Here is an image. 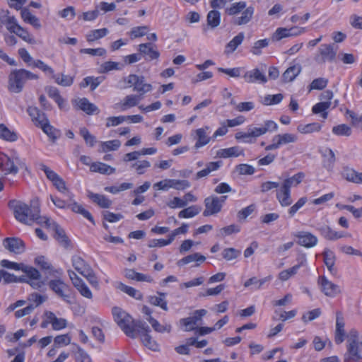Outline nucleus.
<instances>
[{"instance_id":"1","label":"nucleus","mask_w":362,"mask_h":362,"mask_svg":"<svg viewBox=\"0 0 362 362\" xmlns=\"http://www.w3.org/2000/svg\"><path fill=\"white\" fill-rule=\"evenodd\" d=\"M8 206L13 211L16 220L27 225H31L34 221L40 224H49V218L40 216V206L37 199H33L30 206L20 200H11Z\"/></svg>"},{"instance_id":"2","label":"nucleus","mask_w":362,"mask_h":362,"mask_svg":"<svg viewBox=\"0 0 362 362\" xmlns=\"http://www.w3.org/2000/svg\"><path fill=\"white\" fill-rule=\"evenodd\" d=\"M112 314L115 322L128 337H136L138 325H142V322L134 321L126 311L119 307L112 308Z\"/></svg>"},{"instance_id":"3","label":"nucleus","mask_w":362,"mask_h":362,"mask_svg":"<svg viewBox=\"0 0 362 362\" xmlns=\"http://www.w3.org/2000/svg\"><path fill=\"white\" fill-rule=\"evenodd\" d=\"M37 75L25 69L13 71L9 75V89L14 93L22 90L25 83L28 80H36Z\"/></svg>"},{"instance_id":"4","label":"nucleus","mask_w":362,"mask_h":362,"mask_svg":"<svg viewBox=\"0 0 362 362\" xmlns=\"http://www.w3.org/2000/svg\"><path fill=\"white\" fill-rule=\"evenodd\" d=\"M19 156L14 152L11 157L0 153V171L4 176L16 175L18 173V165L23 164Z\"/></svg>"},{"instance_id":"5","label":"nucleus","mask_w":362,"mask_h":362,"mask_svg":"<svg viewBox=\"0 0 362 362\" xmlns=\"http://www.w3.org/2000/svg\"><path fill=\"white\" fill-rule=\"evenodd\" d=\"M22 272L25 274L19 277L20 282H26L33 288L39 289L43 285L41 275L38 270L33 267L24 264Z\"/></svg>"},{"instance_id":"6","label":"nucleus","mask_w":362,"mask_h":362,"mask_svg":"<svg viewBox=\"0 0 362 362\" xmlns=\"http://www.w3.org/2000/svg\"><path fill=\"white\" fill-rule=\"evenodd\" d=\"M337 56V47L333 44H322L320 46L314 60L318 64H323L326 62H332Z\"/></svg>"},{"instance_id":"7","label":"nucleus","mask_w":362,"mask_h":362,"mask_svg":"<svg viewBox=\"0 0 362 362\" xmlns=\"http://www.w3.org/2000/svg\"><path fill=\"white\" fill-rule=\"evenodd\" d=\"M129 87H133L134 90L139 93V95L142 96L145 93L152 90V86L150 83H145L144 78L136 74H130L125 79Z\"/></svg>"},{"instance_id":"8","label":"nucleus","mask_w":362,"mask_h":362,"mask_svg":"<svg viewBox=\"0 0 362 362\" xmlns=\"http://www.w3.org/2000/svg\"><path fill=\"white\" fill-rule=\"evenodd\" d=\"M49 325H52L54 330L59 331L66 327L67 320L62 317H57L51 311H45L43 315V320L41 323L42 328H46Z\"/></svg>"},{"instance_id":"9","label":"nucleus","mask_w":362,"mask_h":362,"mask_svg":"<svg viewBox=\"0 0 362 362\" xmlns=\"http://www.w3.org/2000/svg\"><path fill=\"white\" fill-rule=\"evenodd\" d=\"M149 328L144 323L139 325L136 329V337H141L143 344L148 349L157 351L159 350V344L149 334Z\"/></svg>"},{"instance_id":"10","label":"nucleus","mask_w":362,"mask_h":362,"mask_svg":"<svg viewBox=\"0 0 362 362\" xmlns=\"http://www.w3.org/2000/svg\"><path fill=\"white\" fill-rule=\"evenodd\" d=\"M49 288L63 300L70 303L71 296L69 286L61 279H53L49 281Z\"/></svg>"},{"instance_id":"11","label":"nucleus","mask_w":362,"mask_h":362,"mask_svg":"<svg viewBox=\"0 0 362 362\" xmlns=\"http://www.w3.org/2000/svg\"><path fill=\"white\" fill-rule=\"evenodd\" d=\"M347 351L344 356V362L358 361L362 359V341H351L347 343Z\"/></svg>"},{"instance_id":"12","label":"nucleus","mask_w":362,"mask_h":362,"mask_svg":"<svg viewBox=\"0 0 362 362\" xmlns=\"http://www.w3.org/2000/svg\"><path fill=\"white\" fill-rule=\"evenodd\" d=\"M68 274L74 286L77 289L80 294L84 298L91 299L93 298L92 291L83 280L73 271L69 270Z\"/></svg>"},{"instance_id":"13","label":"nucleus","mask_w":362,"mask_h":362,"mask_svg":"<svg viewBox=\"0 0 362 362\" xmlns=\"http://www.w3.org/2000/svg\"><path fill=\"white\" fill-rule=\"evenodd\" d=\"M297 136L293 134H277L272 138V143L265 147L266 151H272L279 148L282 145L294 143Z\"/></svg>"},{"instance_id":"14","label":"nucleus","mask_w":362,"mask_h":362,"mask_svg":"<svg viewBox=\"0 0 362 362\" xmlns=\"http://www.w3.org/2000/svg\"><path fill=\"white\" fill-rule=\"evenodd\" d=\"M317 282L320 286L321 291L328 297L333 298L341 293L339 286L329 281L324 276H319Z\"/></svg>"},{"instance_id":"15","label":"nucleus","mask_w":362,"mask_h":362,"mask_svg":"<svg viewBox=\"0 0 362 362\" xmlns=\"http://www.w3.org/2000/svg\"><path fill=\"white\" fill-rule=\"evenodd\" d=\"M243 78L248 83H265L267 82L264 71L258 68L246 71L243 75Z\"/></svg>"},{"instance_id":"16","label":"nucleus","mask_w":362,"mask_h":362,"mask_svg":"<svg viewBox=\"0 0 362 362\" xmlns=\"http://www.w3.org/2000/svg\"><path fill=\"white\" fill-rule=\"evenodd\" d=\"M205 209L204 216H209L218 214L221 210V204L218 202V197L210 196L204 199Z\"/></svg>"},{"instance_id":"17","label":"nucleus","mask_w":362,"mask_h":362,"mask_svg":"<svg viewBox=\"0 0 362 362\" xmlns=\"http://www.w3.org/2000/svg\"><path fill=\"white\" fill-rule=\"evenodd\" d=\"M207 311L204 309L197 310L194 312L192 316L182 319V323L186 331L197 329L196 325L199 321L206 314Z\"/></svg>"},{"instance_id":"18","label":"nucleus","mask_w":362,"mask_h":362,"mask_svg":"<svg viewBox=\"0 0 362 362\" xmlns=\"http://www.w3.org/2000/svg\"><path fill=\"white\" fill-rule=\"evenodd\" d=\"M305 32L304 28L294 27L291 29H286L284 28H279L273 35V40L279 41L284 37L290 36H296L303 33Z\"/></svg>"},{"instance_id":"19","label":"nucleus","mask_w":362,"mask_h":362,"mask_svg":"<svg viewBox=\"0 0 362 362\" xmlns=\"http://www.w3.org/2000/svg\"><path fill=\"white\" fill-rule=\"evenodd\" d=\"M296 236L298 239V244L307 248L313 247L317 243V238L309 232H298Z\"/></svg>"},{"instance_id":"20","label":"nucleus","mask_w":362,"mask_h":362,"mask_svg":"<svg viewBox=\"0 0 362 362\" xmlns=\"http://www.w3.org/2000/svg\"><path fill=\"white\" fill-rule=\"evenodd\" d=\"M74 105L87 115L98 114L99 110L93 103H90L86 98H78L74 100Z\"/></svg>"},{"instance_id":"21","label":"nucleus","mask_w":362,"mask_h":362,"mask_svg":"<svg viewBox=\"0 0 362 362\" xmlns=\"http://www.w3.org/2000/svg\"><path fill=\"white\" fill-rule=\"evenodd\" d=\"M4 245L8 250L15 254H21L25 251L24 243L19 238H8L4 241Z\"/></svg>"},{"instance_id":"22","label":"nucleus","mask_w":362,"mask_h":362,"mask_svg":"<svg viewBox=\"0 0 362 362\" xmlns=\"http://www.w3.org/2000/svg\"><path fill=\"white\" fill-rule=\"evenodd\" d=\"M341 176L348 182L354 184H362V173L358 172L349 166L343 168Z\"/></svg>"},{"instance_id":"23","label":"nucleus","mask_w":362,"mask_h":362,"mask_svg":"<svg viewBox=\"0 0 362 362\" xmlns=\"http://www.w3.org/2000/svg\"><path fill=\"white\" fill-rule=\"evenodd\" d=\"M344 321L341 312H337L336 316V330H335V342L337 344L342 343L344 340Z\"/></svg>"},{"instance_id":"24","label":"nucleus","mask_w":362,"mask_h":362,"mask_svg":"<svg viewBox=\"0 0 362 362\" xmlns=\"http://www.w3.org/2000/svg\"><path fill=\"white\" fill-rule=\"evenodd\" d=\"M3 11H4L6 14L1 18V23L0 24V29L3 28L4 25H5L8 31L15 33L17 30V28L19 27L20 25L18 23L17 20L14 16H8V11L4 9L0 10V12Z\"/></svg>"},{"instance_id":"25","label":"nucleus","mask_w":362,"mask_h":362,"mask_svg":"<svg viewBox=\"0 0 362 362\" xmlns=\"http://www.w3.org/2000/svg\"><path fill=\"white\" fill-rule=\"evenodd\" d=\"M276 199L281 206L286 207L290 206L293 202L291 195V189L281 185L276 192Z\"/></svg>"},{"instance_id":"26","label":"nucleus","mask_w":362,"mask_h":362,"mask_svg":"<svg viewBox=\"0 0 362 362\" xmlns=\"http://www.w3.org/2000/svg\"><path fill=\"white\" fill-rule=\"evenodd\" d=\"M180 185L181 182L180 180L165 179L153 184V188L158 191H168L171 188L179 189Z\"/></svg>"},{"instance_id":"27","label":"nucleus","mask_w":362,"mask_h":362,"mask_svg":"<svg viewBox=\"0 0 362 362\" xmlns=\"http://www.w3.org/2000/svg\"><path fill=\"white\" fill-rule=\"evenodd\" d=\"M317 230L324 238L328 240H336L344 237L343 233L334 231L327 225L318 226Z\"/></svg>"},{"instance_id":"28","label":"nucleus","mask_w":362,"mask_h":362,"mask_svg":"<svg viewBox=\"0 0 362 362\" xmlns=\"http://www.w3.org/2000/svg\"><path fill=\"white\" fill-rule=\"evenodd\" d=\"M209 129V127H206L205 128L197 129L195 131L197 141L194 144V148L196 149L206 146L210 142L211 139H213L206 133V130Z\"/></svg>"},{"instance_id":"29","label":"nucleus","mask_w":362,"mask_h":362,"mask_svg":"<svg viewBox=\"0 0 362 362\" xmlns=\"http://www.w3.org/2000/svg\"><path fill=\"white\" fill-rule=\"evenodd\" d=\"M69 198V207L72 211L81 214L84 218H87L92 223L94 222L93 218L90 213L83 208V206L77 203L74 199V194L71 197H67Z\"/></svg>"},{"instance_id":"30","label":"nucleus","mask_w":362,"mask_h":362,"mask_svg":"<svg viewBox=\"0 0 362 362\" xmlns=\"http://www.w3.org/2000/svg\"><path fill=\"white\" fill-rule=\"evenodd\" d=\"M240 16L234 17L233 23L236 25H243L247 24L252 18L255 9L252 6H249L242 11Z\"/></svg>"},{"instance_id":"31","label":"nucleus","mask_w":362,"mask_h":362,"mask_svg":"<svg viewBox=\"0 0 362 362\" xmlns=\"http://www.w3.org/2000/svg\"><path fill=\"white\" fill-rule=\"evenodd\" d=\"M72 266L82 276L92 267L81 256L74 255L71 258Z\"/></svg>"},{"instance_id":"32","label":"nucleus","mask_w":362,"mask_h":362,"mask_svg":"<svg viewBox=\"0 0 362 362\" xmlns=\"http://www.w3.org/2000/svg\"><path fill=\"white\" fill-rule=\"evenodd\" d=\"M181 232V227L176 228L168 239H153L148 242V246L149 247H162L170 244L175 237Z\"/></svg>"},{"instance_id":"33","label":"nucleus","mask_w":362,"mask_h":362,"mask_svg":"<svg viewBox=\"0 0 362 362\" xmlns=\"http://www.w3.org/2000/svg\"><path fill=\"white\" fill-rule=\"evenodd\" d=\"M28 112L34 122L35 126L40 127V126L46 122L48 119L45 113L42 112L38 108L35 107H29Z\"/></svg>"},{"instance_id":"34","label":"nucleus","mask_w":362,"mask_h":362,"mask_svg":"<svg viewBox=\"0 0 362 362\" xmlns=\"http://www.w3.org/2000/svg\"><path fill=\"white\" fill-rule=\"evenodd\" d=\"M143 97L139 95H128L122 100H121L119 105L122 110H126L131 107H135L141 102Z\"/></svg>"},{"instance_id":"35","label":"nucleus","mask_w":362,"mask_h":362,"mask_svg":"<svg viewBox=\"0 0 362 362\" xmlns=\"http://www.w3.org/2000/svg\"><path fill=\"white\" fill-rule=\"evenodd\" d=\"M90 171L99 173L103 175H111L115 172V168L101 162L92 163L90 168Z\"/></svg>"},{"instance_id":"36","label":"nucleus","mask_w":362,"mask_h":362,"mask_svg":"<svg viewBox=\"0 0 362 362\" xmlns=\"http://www.w3.org/2000/svg\"><path fill=\"white\" fill-rule=\"evenodd\" d=\"M88 197L94 203L97 204L101 208H109L112 204V202L105 195L95 194L91 192H88Z\"/></svg>"},{"instance_id":"37","label":"nucleus","mask_w":362,"mask_h":362,"mask_svg":"<svg viewBox=\"0 0 362 362\" xmlns=\"http://www.w3.org/2000/svg\"><path fill=\"white\" fill-rule=\"evenodd\" d=\"M245 38L244 33H239L226 45L225 54H229L235 51L237 47L242 44Z\"/></svg>"},{"instance_id":"38","label":"nucleus","mask_w":362,"mask_h":362,"mask_svg":"<svg viewBox=\"0 0 362 362\" xmlns=\"http://www.w3.org/2000/svg\"><path fill=\"white\" fill-rule=\"evenodd\" d=\"M216 155L220 158L238 157L243 155V150L239 146H233L228 148L220 149L217 151Z\"/></svg>"},{"instance_id":"39","label":"nucleus","mask_w":362,"mask_h":362,"mask_svg":"<svg viewBox=\"0 0 362 362\" xmlns=\"http://www.w3.org/2000/svg\"><path fill=\"white\" fill-rule=\"evenodd\" d=\"M301 66L300 64H296L288 67L283 74V80L284 82H291L300 73Z\"/></svg>"},{"instance_id":"40","label":"nucleus","mask_w":362,"mask_h":362,"mask_svg":"<svg viewBox=\"0 0 362 362\" xmlns=\"http://www.w3.org/2000/svg\"><path fill=\"white\" fill-rule=\"evenodd\" d=\"M322 125L317 122L310 123L308 124H299L297 127L298 132L307 134H312L314 132H318L321 130Z\"/></svg>"},{"instance_id":"41","label":"nucleus","mask_w":362,"mask_h":362,"mask_svg":"<svg viewBox=\"0 0 362 362\" xmlns=\"http://www.w3.org/2000/svg\"><path fill=\"white\" fill-rule=\"evenodd\" d=\"M158 296H148V302L153 305L158 306L164 310H168L167 302L165 300V293L158 292Z\"/></svg>"},{"instance_id":"42","label":"nucleus","mask_w":362,"mask_h":362,"mask_svg":"<svg viewBox=\"0 0 362 362\" xmlns=\"http://www.w3.org/2000/svg\"><path fill=\"white\" fill-rule=\"evenodd\" d=\"M330 105H331L330 101H322V102L318 103L313 107L312 112L314 114L321 113V117L324 119H325L327 118V116H328V113L326 110L329 108Z\"/></svg>"},{"instance_id":"43","label":"nucleus","mask_w":362,"mask_h":362,"mask_svg":"<svg viewBox=\"0 0 362 362\" xmlns=\"http://www.w3.org/2000/svg\"><path fill=\"white\" fill-rule=\"evenodd\" d=\"M109 31L107 28H100L90 30L87 33L86 37L88 42H92L101 39L108 34Z\"/></svg>"},{"instance_id":"44","label":"nucleus","mask_w":362,"mask_h":362,"mask_svg":"<svg viewBox=\"0 0 362 362\" xmlns=\"http://www.w3.org/2000/svg\"><path fill=\"white\" fill-rule=\"evenodd\" d=\"M0 138L10 142L16 141L18 139L17 134L10 130L4 124H0Z\"/></svg>"},{"instance_id":"45","label":"nucleus","mask_w":362,"mask_h":362,"mask_svg":"<svg viewBox=\"0 0 362 362\" xmlns=\"http://www.w3.org/2000/svg\"><path fill=\"white\" fill-rule=\"evenodd\" d=\"M207 24L211 28L218 27L221 23V13L216 10L210 11L206 16Z\"/></svg>"},{"instance_id":"46","label":"nucleus","mask_w":362,"mask_h":362,"mask_svg":"<svg viewBox=\"0 0 362 362\" xmlns=\"http://www.w3.org/2000/svg\"><path fill=\"white\" fill-rule=\"evenodd\" d=\"M117 288L120 289L122 291L126 293L129 296L134 298L135 299L141 300L142 298V293L139 291L135 289L133 287L127 286L121 282H119L117 283Z\"/></svg>"},{"instance_id":"47","label":"nucleus","mask_w":362,"mask_h":362,"mask_svg":"<svg viewBox=\"0 0 362 362\" xmlns=\"http://www.w3.org/2000/svg\"><path fill=\"white\" fill-rule=\"evenodd\" d=\"M206 260V257L198 253L195 252L191 255H189L185 257H182V264H187L192 262H196L194 267H198L202 262Z\"/></svg>"},{"instance_id":"48","label":"nucleus","mask_w":362,"mask_h":362,"mask_svg":"<svg viewBox=\"0 0 362 362\" xmlns=\"http://www.w3.org/2000/svg\"><path fill=\"white\" fill-rule=\"evenodd\" d=\"M305 259L302 260L301 262L298 264H296L288 269H285L281 271L279 274V278L280 280L285 281L290 279L291 276H294L302 266Z\"/></svg>"},{"instance_id":"49","label":"nucleus","mask_w":362,"mask_h":362,"mask_svg":"<svg viewBox=\"0 0 362 362\" xmlns=\"http://www.w3.org/2000/svg\"><path fill=\"white\" fill-rule=\"evenodd\" d=\"M121 146L120 141L117 139L101 141L100 143V150L102 152H108L117 150Z\"/></svg>"},{"instance_id":"50","label":"nucleus","mask_w":362,"mask_h":362,"mask_svg":"<svg viewBox=\"0 0 362 362\" xmlns=\"http://www.w3.org/2000/svg\"><path fill=\"white\" fill-rule=\"evenodd\" d=\"M48 95L57 103L60 109H64L66 107V103L60 95V93L57 88H49L48 90Z\"/></svg>"},{"instance_id":"51","label":"nucleus","mask_w":362,"mask_h":362,"mask_svg":"<svg viewBox=\"0 0 362 362\" xmlns=\"http://www.w3.org/2000/svg\"><path fill=\"white\" fill-rule=\"evenodd\" d=\"M305 177V174L302 172L298 173L295 174L293 176L286 179L282 185L286 187L288 189H291L293 186H297L299 185L303 179Z\"/></svg>"},{"instance_id":"52","label":"nucleus","mask_w":362,"mask_h":362,"mask_svg":"<svg viewBox=\"0 0 362 362\" xmlns=\"http://www.w3.org/2000/svg\"><path fill=\"white\" fill-rule=\"evenodd\" d=\"M74 354L76 362H93L89 354L78 345H76Z\"/></svg>"},{"instance_id":"53","label":"nucleus","mask_w":362,"mask_h":362,"mask_svg":"<svg viewBox=\"0 0 362 362\" xmlns=\"http://www.w3.org/2000/svg\"><path fill=\"white\" fill-rule=\"evenodd\" d=\"M272 279V276H268L261 279H258L257 277L254 276L247 280L244 284V286L249 287L252 285H254L256 289H259L263 284H264L266 282L270 281Z\"/></svg>"},{"instance_id":"54","label":"nucleus","mask_w":362,"mask_h":362,"mask_svg":"<svg viewBox=\"0 0 362 362\" xmlns=\"http://www.w3.org/2000/svg\"><path fill=\"white\" fill-rule=\"evenodd\" d=\"M53 78L57 84L64 87L70 86L74 83V77L70 75H66L64 74L58 75L54 74Z\"/></svg>"},{"instance_id":"55","label":"nucleus","mask_w":362,"mask_h":362,"mask_svg":"<svg viewBox=\"0 0 362 362\" xmlns=\"http://www.w3.org/2000/svg\"><path fill=\"white\" fill-rule=\"evenodd\" d=\"M146 320L151 324L153 329L160 333L169 332L170 331V325H161L153 317H146Z\"/></svg>"},{"instance_id":"56","label":"nucleus","mask_w":362,"mask_h":362,"mask_svg":"<svg viewBox=\"0 0 362 362\" xmlns=\"http://www.w3.org/2000/svg\"><path fill=\"white\" fill-rule=\"evenodd\" d=\"M202 208L199 205H192L189 207L182 208V218H192L199 214Z\"/></svg>"},{"instance_id":"57","label":"nucleus","mask_w":362,"mask_h":362,"mask_svg":"<svg viewBox=\"0 0 362 362\" xmlns=\"http://www.w3.org/2000/svg\"><path fill=\"white\" fill-rule=\"evenodd\" d=\"M40 128L51 139L55 140L58 137V132L54 129L47 119L46 122L42 123Z\"/></svg>"},{"instance_id":"58","label":"nucleus","mask_w":362,"mask_h":362,"mask_svg":"<svg viewBox=\"0 0 362 362\" xmlns=\"http://www.w3.org/2000/svg\"><path fill=\"white\" fill-rule=\"evenodd\" d=\"M246 7L245 1H239L233 4L230 7L226 8V13L229 16H235L243 11Z\"/></svg>"},{"instance_id":"59","label":"nucleus","mask_w":362,"mask_h":362,"mask_svg":"<svg viewBox=\"0 0 362 362\" xmlns=\"http://www.w3.org/2000/svg\"><path fill=\"white\" fill-rule=\"evenodd\" d=\"M102 82L100 77L87 76L83 79V81L81 83V87L90 86L92 90H95Z\"/></svg>"},{"instance_id":"60","label":"nucleus","mask_w":362,"mask_h":362,"mask_svg":"<svg viewBox=\"0 0 362 362\" xmlns=\"http://www.w3.org/2000/svg\"><path fill=\"white\" fill-rule=\"evenodd\" d=\"M52 183L59 192L64 194L65 196H72V193L66 188L64 180L60 176Z\"/></svg>"},{"instance_id":"61","label":"nucleus","mask_w":362,"mask_h":362,"mask_svg":"<svg viewBox=\"0 0 362 362\" xmlns=\"http://www.w3.org/2000/svg\"><path fill=\"white\" fill-rule=\"evenodd\" d=\"M121 67L119 63L112 61L105 62L99 68L98 72L101 74L107 73L113 70H119Z\"/></svg>"},{"instance_id":"62","label":"nucleus","mask_w":362,"mask_h":362,"mask_svg":"<svg viewBox=\"0 0 362 362\" xmlns=\"http://www.w3.org/2000/svg\"><path fill=\"white\" fill-rule=\"evenodd\" d=\"M332 132L337 136H349L351 133V129L346 124H342L335 126L332 128Z\"/></svg>"},{"instance_id":"63","label":"nucleus","mask_w":362,"mask_h":362,"mask_svg":"<svg viewBox=\"0 0 362 362\" xmlns=\"http://www.w3.org/2000/svg\"><path fill=\"white\" fill-rule=\"evenodd\" d=\"M14 34L22 38V40H23L26 42L30 44L35 42V40L33 35L27 30L21 27V25L17 28V30Z\"/></svg>"},{"instance_id":"64","label":"nucleus","mask_w":362,"mask_h":362,"mask_svg":"<svg viewBox=\"0 0 362 362\" xmlns=\"http://www.w3.org/2000/svg\"><path fill=\"white\" fill-rule=\"evenodd\" d=\"M150 167L151 163L146 160H137L132 165V168H134L139 175L144 174Z\"/></svg>"}]
</instances>
